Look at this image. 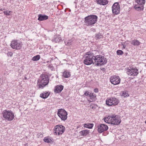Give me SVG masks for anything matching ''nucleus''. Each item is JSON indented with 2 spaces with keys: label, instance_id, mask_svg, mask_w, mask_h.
Instances as JSON below:
<instances>
[{
  "label": "nucleus",
  "instance_id": "9b49d317",
  "mask_svg": "<svg viewBox=\"0 0 146 146\" xmlns=\"http://www.w3.org/2000/svg\"><path fill=\"white\" fill-rule=\"evenodd\" d=\"M120 7L119 3L118 2L114 3L112 7L113 13L115 15H118L120 13Z\"/></svg>",
  "mask_w": 146,
  "mask_h": 146
},
{
  "label": "nucleus",
  "instance_id": "f257e3e1",
  "mask_svg": "<svg viewBox=\"0 0 146 146\" xmlns=\"http://www.w3.org/2000/svg\"><path fill=\"white\" fill-rule=\"evenodd\" d=\"M49 82L48 76L46 75H42L38 80L37 86L39 88L42 89L47 85Z\"/></svg>",
  "mask_w": 146,
  "mask_h": 146
},
{
  "label": "nucleus",
  "instance_id": "6e6552de",
  "mask_svg": "<svg viewBox=\"0 0 146 146\" xmlns=\"http://www.w3.org/2000/svg\"><path fill=\"white\" fill-rule=\"evenodd\" d=\"M57 114L62 120L65 121L67 118V113L64 109H60L58 110Z\"/></svg>",
  "mask_w": 146,
  "mask_h": 146
},
{
  "label": "nucleus",
  "instance_id": "7c9ffc66",
  "mask_svg": "<svg viewBox=\"0 0 146 146\" xmlns=\"http://www.w3.org/2000/svg\"><path fill=\"white\" fill-rule=\"evenodd\" d=\"M72 41V40L71 39L66 40L65 41V43L66 45H70L71 44Z\"/></svg>",
  "mask_w": 146,
  "mask_h": 146
},
{
  "label": "nucleus",
  "instance_id": "f8f14e48",
  "mask_svg": "<svg viewBox=\"0 0 146 146\" xmlns=\"http://www.w3.org/2000/svg\"><path fill=\"white\" fill-rule=\"evenodd\" d=\"M110 80L111 83L114 85L118 84L120 82V79L119 77L116 75L111 76Z\"/></svg>",
  "mask_w": 146,
  "mask_h": 146
},
{
  "label": "nucleus",
  "instance_id": "f03ea898",
  "mask_svg": "<svg viewBox=\"0 0 146 146\" xmlns=\"http://www.w3.org/2000/svg\"><path fill=\"white\" fill-rule=\"evenodd\" d=\"M98 20V17L94 15H90L84 18L85 25L87 26H92L95 24Z\"/></svg>",
  "mask_w": 146,
  "mask_h": 146
},
{
  "label": "nucleus",
  "instance_id": "1a4fd4ad",
  "mask_svg": "<svg viewBox=\"0 0 146 146\" xmlns=\"http://www.w3.org/2000/svg\"><path fill=\"white\" fill-rule=\"evenodd\" d=\"M65 129L64 126L59 125H56L54 128V130L56 135H62L64 132Z\"/></svg>",
  "mask_w": 146,
  "mask_h": 146
},
{
  "label": "nucleus",
  "instance_id": "c756f323",
  "mask_svg": "<svg viewBox=\"0 0 146 146\" xmlns=\"http://www.w3.org/2000/svg\"><path fill=\"white\" fill-rule=\"evenodd\" d=\"M121 95V96L123 97H126L129 96L127 92L126 91H123Z\"/></svg>",
  "mask_w": 146,
  "mask_h": 146
},
{
  "label": "nucleus",
  "instance_id": "4be33fe9",
  "mask_svg": "<svg viewBox=\"0 0 146 146\" xmlns=\"http://www.w3.org/2000/svg\"><path fill=\"white\" fill-rule=\"evenodd\" d=\"M134 9L138 11H140L143 10V5H140L139 6L138 5H136L134 6Z\"/></svg>",
  "mask_w": 146,
  "mask_h": 146
},
{
  "label": "nucleus",
  "instance_id": "39448f33",
  "mask_svg": "<svg viewBox=\"0 0 146 146\" xmlns=\"http://www.w3.org/2000/svg\"><path fill=\"white\" fill-rule=\"evenodd\" d=\"M94 63L98 66L103 65L107 62L106 59L104 56L98 55L94 56Z\"/></svg>",
  "mask_w": 146,
  "mask_h": 146
},
{
  "label": "nucleus",
  "instance_id": "423d86ee",
  "mask_svg": "<svg viewBox=\"0 0 146 146\" xmlns=\"http://www.w3.org/2000/svg\"><path fill=\"white\" fill-rule=\"evenodd\" d=\"M4 118L7 121H12L14 118V114L10 110H5L2 113Z\"/></svg>",
  "mask_w": 146,
  "mask_h": 146
},
{
  "label": "nucleus",
  "instance_id": "72a5a7b5",
  "mask_svg": "<svg viewBox=\"0 0 146 146\" xmlns=\"http://www.w3.org/2000/svg\"><path fill=\"white\" fill-rule=\"evenodd\" d=\"M48 67L52 70H54V67L52 65H49L48 66Z\"/></svg>",
  "mask_w": 146,
  "mask_h": 146
},
{
  "label": "nucleus",
  "instance_id": "9d476101",
  "mask_svg": "<svg viewBox=\"0 0 146 146\" xmlns=\"http://www.w3.org/2000/svg\"><path fill=\"white\" fill-rule=\"evenodd\" d=\"M22 45L21 42L17 40H14L11 42L10 46L13 49L19 50L21 48Z\"/></svg>",
  "mask_w": 146,
  "mask_h": 146
},
{
  "label": "nucleus",
  "instance_id": "b1692460",
  "mask_svg": "<svg viewBox=\"0 0 146 146\" xmlns=\"http://www.w3.org/2000/svg\"><path fill=\"white\" fill-rule=\"evenodd\" d=\"M83 125V126L84 127L89 129L92 128L93 126V123H87L84 124Z\"/></svg>",
  "mask_w": 146,
  "mask_h": 146
},
{
  "label": "nucleus",
  "instance_id": "2f4dec72",
  "mask_svg": "<svg viewBox=\"0 0 146 146\" xmlns=\"http://www.w3.org/2000/svg\"><path fill=\"white\" fill-rule=\"evenodd\" d=\"M44 141L47 143H50L52 141V140L49 138H48L46 137L44 138L43 139Z\"/></svg>",
  "mask_w": 146,
  "mask_h": 146
},
{
  "label": "nucleus",
  "instance_id": "473e14b6",
  "mask_svg": "<svg viewBox=\"0 0 146 146\" xmlns=\"http://www.w3.org/2000/svg\"><path fill=\"white\" fill-rule=\"evenodd\" d=\"M116 53L118 55H121L123 54V52L121 50H117V51Z\"/></svg>",
  "mask_w": 146,
  "mask_h": 146
},
{
  "label": "nucleus",
  "instance_id": "c85d7f7f",
  "mask_svg": "<svg viewBox=\"0 0 146 146\" xmlns=\"http://www.w3.org/2000/svg\"><path fill=\"white\" fill-rule=\"evenodd\" d=\"M12 13V11L9 10H6L3 11L4 15L7 16L11 15Z\"/></svg>",
  "mask_w": 146,
  "mask_h": 146
},
{
  "label": "nucleus",
  "instance_id": "393cba45",
  "mask_svg": "<svg viewBox=\"0 0 146 146\" xmlns=\"http://www.w3.org/2000/svg\"><path fill=\"white\" fill-rule=\"evenodd\" d=\"M3 3L5 4H6L7 6H10L11 4L12 0H3Z\"/></svg>",
  "mask_w": 146,
  "mask_h": 146
},
{
  "label": "nucleus",
  "instance_id": "ddd939ff",
  "mask_svg": "<svg viewBox=\"0 0 146 146\" xmlns=\"http://www.w3.org/2000/svg\"><path fill=\"white\" fill-rule=\"evenodd\" d=\"M84 95L88 97L89 98V100L88 101L90 102H92L94 100H95L96 96V94L93 93H91L88 91L84 93Z\"/></svg>",
  "mask_w": 146,
  "mask_h": 146
},
{
  "label": "nucleus",
  "instance_id": "cd10ccee",
  "mask_svg": "<svg viewBox=\"0 0 146 146\" xmlns=\"http://www.w3.org/2000/svg\"><path fill=\"white\" fill-rule=\"evenodd\" d=\"M131 43L134 45H138L140 44V42L137 40H132Z\"/></svg>",
  "mask_w": 146,
  "mask_h": 146
},
{
  "label": "nucleus",
  "instance_id": "0eeeda50",
  "mask_svg": "<svg viewBox=\"0 0 146 146\" xmlns=\"http://www.w3.org/2000/svg\"><path fill=\"white\" fill-rule=\"evenodd\" d=\"M119 103V101L117 98L114 97L108 98L106 100V103L109 106H115Z\"/></svg>",
  "mask_w": 146,
  "mask_h": 146
},
{
  "label": "nucleus",
  "instance_id": "7ed1b4c3",
  "mask_svg": "<svg viewBox=\"0 0 146 146\" xmlns=\"http://www.w3.org/2000/svg\"><path fill=\"white\" fill-rule=\"evenodd\" d=\"M104 121L106 123H111L114 125L119 124L121 120L117 116L115 115L109 116L104 118Z\"/></svg>",
  "mask_w": 146,
  "mask_h": 146
},
{
  "label": "nucleus",
  "instance_id": "5701e85b",
  "mask_svg": "<svg viewBox=\"0 0 146 146\" xmlns=\"http://www.w3.org/2000/svg\"><path fill=\"white\" fill-rule=\"evenodd\" d=\"M135 1L139 5H144L145 2V0H136Z\"/></svg>",
  "mask_w": 146,
  "mask_h": 146
},
{
  "label": "nucleus",
  "instance_id": "f704fd0d",
  "mask_svg": "<svg viewBox=\"0 0 146 146\" xmlns=\"http://www.w3.org/2000/svg\"><path fill=\"white\" fill-rule=\"evenodd\" d=\"M7 54L8 56H12L13 55V53L11 52H8L7 53Z\"/></svg>",
  "mask_w": 146,
  "mask_h": 146
},
{
  "label": "nucleus",
  "instance_id": "4468645a",
  "mask_svg": "<svg viewBox=\"0 0 146 146\" xmlns=\"http://www.w3.org/2000/svg\"><path fill=\"white\" fill-rule=\"evenodd\" d=\"M138 73V70L137 68L129 69L127 72V74L130 76H137Z\"/></svg>",
  "mask_w": 146,
  "mask_h": 146
},
{
  "label": "nucleus",
  "instance_id": "4c0bfd02",
  "mask_svg": "<svg viewBox=\"0 0 146 146\" xmlns=\"http://www.w3.org/2000/svg\"><path fill=\"white\" fill-rule=\"evenodd\" d=\"M49 62V61H47L46 62H47V63H48V62Z\"/></svg>",
  "mask_w": 146,
  "mask_h": 146
},
{
  "label": "nucleus",
  "instance_id": "aec40b11",
  "mask_svg": "<svg viewBox=\"0 0 146 146\" xmlns=\"http://www.w3.org/2000/svg\"><path fill=\"white\" fill-rule=\"evenodd\" d=\"M79 134L81 136H86L89 133V130H83L79 132Z\"/></svg>",
  "mask_w": 146,
  "mask_h": 146
},
{
  "label": "nucleus",
  "instance_id": "f3484780",
  "mask_svg": "<svg viewBox=\"0 0 146 146\" xmlns=\"http://www.w3.org/2000/svg\"><path fill=\"white\" fill-rule=\"evenodd\" d=\"M38 20L39 21H42L47 20L48 18V16L45 15H42V14H39L38 16Z\"/></svg>",
  "mask_w": 146,
  "mask_h": 146
},
{
  "label": "nucleus",
  "instance_id": "20e7f679",
  "mask_svg": "<svg viewBox=\"0 0 146 146\" xmlns=\"http://www.w3.org/2000/svg\"><path fill=\"white\" fill-rule=\"evenodd\" d=\"M85 56L84 63L85 64L90 65L92 63H94V56L93 53L91 52H88L86 53Z\"/></svg>",
  "mask_w": 146,
  "mask_h": 146
},
{
  "label": "nucleus",
  "instance_id": "e433bc0d",
  "mask_svg": "<svg viewBox=\"0 0 146 146\" xmlns=\"http://www.w3.org/2000/svg\"><path fill=\"white\" fill-rule=\"evenodd\" d=\"M122 45L123 46V48H125L126 47V45L125 44H122Z\"/></svg>",
  "mask_w": 146,
  "mask_h": 146
},
{
  "label": "nucleus",
  "instance_id": "dca6fc26",
  "mask_svg": "<svg viewBox=\"0 0 146 146\" xmlns=\"http://www.w3.org/2000/svg\"><path fill=\"white\" fill-rule=\"evenodd\" d=\"M64 86L62 85H58L55 87L54 92L56 93L60 92L63 90Z\"/></svg>",
  "mask_w": 146,
  "mask_h": 146
},
{
  "label": "nucleus",
  "instance_id": "a211bd4d",
  "mask_svg": "<svg viewBox=\"0 0 146 146\" xmlns=\"http://www.w3.org/2000/svg\"><path fill=\"white\" fill-rule=\"evenodd\" d=\"M50 94V93L48 92H44L40 94V97L43 98L45 99L47 98Z\"/></svg>",
  "mask_w": 146,
  "mask_h": 146
},
{
  "label": "nucleus",
  "instance_id": "bb28decb",
  "mask_svg": "<svg viewBox=\"0 0 146 146\" xmlns=\"http://www.w3.org/2000/svg\"><path fill=\"white\" fill-rule=\"evenodd\" d=\"M40 56L39 55H37L34 56L32 59V60L33 61H37L40 59Z\"/></svg>",
  "mask_w": 146,
  "mask_h": 146
},
{
  "label": "nucleus",
  "instance_id": "6ab92c4d",
  "mask_svg": "<svg viewBox=\"0 0 146 146\" xmlns=\"http://www.w3.org/2000/svg\"><path fill=\"white\" fill-rule=\"evenodd\" d=\"M107 0H98L97 3L100 5H105L108 3Z\"/></svg>",
  "mask_w": 146,
  "mask_h": 146
},
{
  "label": "nucleus",
  "instance_id": "c9c22d12",
  "mask_svg": "<svg viewBox=\"0 0 146 146\" xmlns=\"http://www.w3.org/2000/svg\"><path fill=\"white\" fill-rule=\"evenodd\" d=\"M94 91L96 93H97L98 92V89L97 88H95L94 90Z\"/></svg>",
  "mask_w": 146,
  "mask_h": 146
},
{
  "label": "nucleus",
  "instance_id": "412c9836",
  "mask_svg": "<svg viewBox=\"0 0 146 146\" xmlns=\"http://www.w3.org/2000/svg\"><path fill=\"white\" fill-rule=\"evenodd\" d=\"M63 77L67 78L69 77L70 76V74L69 72L67 71H65L63 73L62 75Z\"/></svg>",
  "mask_w": 146,
  "mask_h": 146
},
{
  "label": "nucleus",
  "instance_id": "a878e982",
  "mask_svg": "<svg viewBox=\"0 0 146 146\" xmlns=\"http://www.w3.org/2000/svg\"><path fill=\"white\" fill-rule=\"evenodd\" d=\"M61 40V37H54L52 40L53 42H57L60 41Z\"/></svg>",
  "mask_w": 146,
  "mask_h": 146
},
{
  "label": "nucleus",
  "instance_id": "2eb2a0df",
  "mask_svg": "<svg viewBox=\"0 0 146 146\" xmlns=\"http://www.w3.org/2000/svg\"><path fill=\"white\" fill-rule=\"evenodd\" d=\"M98 127V131L100 133H101L103 132L106 131L108 129V126L104 124H101Z\"/></svg>",
  "mask_w": 146,
  "mask_h": 146
}]
</instances>
